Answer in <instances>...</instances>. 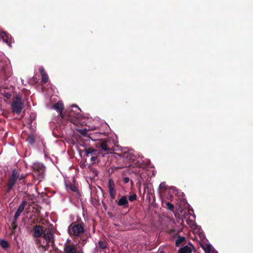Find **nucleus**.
<instances>
[{
  "mask_svg": "<svg viewBox=\"0 0 253 253\" xmlns=\"http://www.w3.org/2000/svg\"><path fill=\"white\" fill-rule=\"evenodd\" d=\"M124 157H126V159H127L129 161H133L134 159H133V155L130 153H125L123 154Z\"/></svg>",
  "mask_w": 253,
  "mask_h": 253,
  "instance_id": "nucleus-26",
  "label": "nucleus"
},
{
  "mask_svg": "<svg viewBox=\"0 0 253 253\" xmlns=\"http://www.w3.org/2000/svg\"><path fill=\"white\" fill-rule=\"evenodd\" d=\"M159 188L161 190H167V186L165 182L161 183L159 186Z\"/></svg>",
  "mask_w": 253,
  "mask_h": 253,
  "instance_id": "nucleus-29",
  "label": "nucleus"
},
{
  "mask_svg": "<svg viewBox=\"0 0 253 253\" xmlns=\"http://www.w3.org/2000/svg\"><path fill=\"white\" fill-rule=\"evenodd\" d=\"M186 241V238L183 236H178L177 239L175 241V246L178 247L180 246L182 243Z\"/></svg>",
  "mask_w": 253,
  "mask_h": 253,
  "instance_id": "nucleus-17",
  "label": "nucleus"
},
{
  "mask_svg": "<svg viewBox=\"0 0 253 253\" xmlns=\"http://www.w3.org/2000/svg\"><path fill=\"white\" fill-rule=\"evenodd\" d=\"M51 231L49 228H45L44 229V227L41 225H36L34 226L32 233V236L35 240L41 239L40 238L42 237L44 239V234L48 231Z\"/></svg>",
  "mask_w": 253,
  "mask_h": 253,
  "instance_id": "nucleus-3",
  "label": "nucleus"
},
{
  "mask_svg": "<svg viewBox=\"0 0 253 253\" xmlns=\"http://www.w3.org/2000/svg\"><path fill=\"white\" fill-rule=\"evenodd\" d=\"M123 181L125 183H127L129 181V178L127 177H125Z\"/></svg>",
  "mask_w": 253,
  "mask_h": 253,
  "instance_id": "nucleus-32",
  "label": "nucleus"
},
{
  "mask_svg": "<svg viewBox=\"0 0 253 253\" xmlns=\"http://www.w3.org/2000/svg\"><path fill=\"white\" fill-rule=\"evenodd\" d=\"M0 246L2 249H7L9 247L10 245L8 241L2 239L0 240Z\"/></svg>",
  "mask_w": 253,
  "mask_h": 253,
  "instance_id": "nucleus-18",
  "label": "nucleus"
},
{
  "mask_svg": "<svg viewBox=\"0 0 253 253\" xmlns=\"http://www.w3.org/2000/svg\"><path fill=\"white\" fill-rule=\"evenodd\" d=\"M94 172H95V175H97V172H96V171H94Z\"/></svg>",
  "mask_w": 253,
  "mask_h": 253,
  "instance_id": "nucleus-37",
  "label": "nucleus"
},
{
  "mask_svg": "<svg viewBox=\"0 0 253 253\" xmlns=\"http://www.w3.org/2000/svg\"><path fill=\"white\" fill-rule=\"evenodd\" d=\"M19 177V172L16 169H14L12 171V174L9 177L7 184V188L6 189V193H8L10 192L11 189L15 185L17 179Z\"/></svg>",
  "mask_w": 253,
  "mask_h": 253,
  "instance_id": "nucleus-4",
  "label": "nucleus"
},
{
  "mask_svg": "<svg viewBox=\"0 0 253 253\" xmlns=\"http://www.w3.org/2000/svg\"><path fill=\"white\" fill-rule=\"evenodd\" d=\"M1 37L3 41L6 42L7 44L11 46V43H12L11 36L7 33L3 32V33L1 34Z\"/></svg>",
  "mask_w": 253,
  "mask_h": 253,
  "instance_id": "nucleus-14",
  "label": "nucleus"
},
{
  "mask_svg": "<svg viewBox=\"0 0 253 253\" xmlns=\"http://www.w3.org/2000/svg\"><path fill=\"white\" fill-rule=\"evenodd\" d=\"M90 160L93 163H96L97 160V157L95 156H92L91 157Z\"/></svg>",
  "mask_w": 253,
  "mask_h": 253,
  "instance_id": "nucleus-31",
  "label": "nucleus"
},
{
  "mask_svg": "<svg viewBox=\"0 0 253 253\" xmlns=\"http://www.w3.org/2000/svg\"><path fill=\"white\" fill-rule=\"evenodd\" d=\"M39 72L42 77V82L45 84L48 82V76L43 67H41Z\"/></svg>",
  "mask_w": 253,
  "mask_h": 253,
  "instance_id": "nucleus-13",
  "label": "nucleus"
},
{
  "mask_svg": "<svg viewBox=\"0 0 253 253\" xmlns=\"http://www.w3.org/2000/svg\"><path fill=\"white\" fill-rule=\"evenodd\" d=\"M77 131L82 135L85 136H89L90 135L88 133V130L87 129H78Z\"/></svg>",
  "mask_w": 253,
  "mask_h": 253,
  "instance_id": "nucleus-22",
  "label": "nucleus"
},
{
  "mask_svg": "<svg viewBox=\"0 0 253 253\" xmlns=\"http://www.w3.org/2000/svg\"><path fill=\"white\" fill-rule=\"evenodd\" d=\"M21 213V212H20L17 210V211H16V212L15 213V215L19 216Z\"/></svg>",
  "mask_w": 253,
  "mask_h": 253,
  "instance_id": "nucleus-34",
  "label": "nucleus"
},
{
  "mask_svg": "<svg viewBox=\"0 0 253 253\" xmlns=\"http://www.w3.org/2000/svg\"><path fill=\"white\" fill-rule=\"evenodd\" d=\"M28 142L31 145H33L35 142V139L33 135H30L27 139Z\"/></svg>",
  "mask_w": 253,
  "mask_h": 253,
  "instance_id": "nucleus-23",
  "label": "nucleus"
},
{
  "mask_svg": "<svg viewBox=\"0 0 253 253\" xmlns=\"http://www.w3.org/2000/svg\"><path fill=\"white\" fill-rule=\"evenodd\" d=\"M1 71L3 73H5V69L4 67H2L1 69Z\"/></svg>",
  "mask_w": 253,
  "mask_h": 253,
  "instance_id": "nucleus-36",
  "label": "nucleus"
},
{
  "mask_svg": "<svg viewBox=\"0 0 253 253\" xmlns=\"http://www.w3.org/2000/svg\"><path fill=\"white\" fill-rule=\"evenodd\" d=\"M203 249L205 252V253H210L211 251V246L210 245H202Z\"/></svg>",
  "mask_w": 253,
  "mask_h": 253,
  "instance_id": "nucleus-24",
  "label": "nucleus"
},
{
  "mask_svg": "<svg viewBox=\"0 0 253 253\" xmlns=\"http://www.w3.org/2000/svg\"><path fill=\"white\" fill-rule=\"evenodd\" d=\"M66 186L73 192H78V188L75 184L69 183L68 184H67Z\"/></svg>",
  "mask_w": 253,
  "mask_h": 253,
  "instance_id": "nucleus-20",
  "label": "nucleus"
},
{
  "mask_svg": "<svg viewBox=\"0 0 253 253\" xmlns=\"http://www.w3.org/2000/svg\"><path fill=\"white\" fill-rule=\"evenodd\" d=\"M33 170L35 172H37L40 178L43 177V174L44 171V166L40 163L34 164L33 166Z\"/></svg>",
  "mask_w": 253,
  "mask_h": 253,
  "instance_id": "nucleus-11",
  "label": "nucleus"
},
{
  "mask_svg": "<svg viewBox=\"0 0 253 253\" xmlns=\"http://www.w3.org/2000/svg\"><path fill=\"white\" fill-rule=\"evenodd\" d=\"M108 191L111 199H114L116 198V190L115 189V184L113 180L109 179L108 183Z\"/></svg>",
  "mask_w": 253,
  "mask_h": 253,
  "instance_id": "nucleus-8",
  "label": "nucleus"
},
{
  "mask_svg": "<svg viewBox=\"0 0 253 253\" xmlns=\"http://www.w3.org/2000/svg\"><path fill=\"white\" fill-rule=\"evenodd\" d=\"M110 143L109 141L100 140L98 142L97 146L101 148L104 151L111 152L112 150L109 145Z\"/></svg>",
  "mask_w": 253,
  "mask_h": 253,
  "instance_id": "nucleus-10",
  "label": "nucleus"
},
{
  "mask_svg": "<svg viewBox=\"0 0 253 253\" xmlns=\"http://www.w3.org/2000/svg\"><path fill=\"white\" fill-rule=\"evenodd\" d=\"M86 156H89V155H95L97 153V151L92 147L86 148L84 150Z\"/></svg>",
  "mask_w": 253,
  "mask_h": 253,
  "instance_id": "nucleus-15",
  "label": "nucleus"
},
{
  "mask_svg": "<svg viewBox=\"0 0 253 253\" xmlns=\"http://www.w3.org/2000/svg\"><path fill=\"white\" fill-rule=\"evenodd\" d=\"M166 208L171 211H174V206L173 204L170 203L169 202H166Z\"/></svg>",
  "mask_w": 253,
  "mask_h": 253,
  "instance_id": "nucleus-27",
  "label": "nucleus"
},
{
  "mask_svg": "<svg viewBox=\"0 0 253 253\" xmlns=\"http://www.w3.org/2000/svg\"><path fill=\"white\" fill-rule=\"evenodd\" d=\"M18 217H19V216H16V215H14L13 221L17 222V220Z\"/></svg>",
  "mask_w": 253,
  "mask_h": 253,
  "instance_id": "nucleus-35",
  "label": "nucleus"
},
{
  "mask_svg": "<svg viewBox=\"0 0 253 253\" xmlns=\"http://www.w3.org/2000/svg\"><path fill=\"white\" fill-rule=\"evenodd\" d=\"M64 253H83L82 250L78 251L73 244H65L64 247Z\"/></svg>",
  "mask_w": 253,
  "mask_h": 253,
  "instance_id": "nucleus-9",
  "label": "nucleus"
},
{
  "mask_svg": "<svg viewBox=\"0 0 253 253\" xmlns=\"http://www.w3.org/2000/svg\"><path fill=\"white\" fill-rule=\"evenodd\" d=\"M107 242L106 241H100L98 242V246L100 249H105L107 247Z\"/></svg>",
  "mask_w": 253,
  "mask_h": 253,
  "instance_id": "nucleus-21",
  "label": "nucleus"
},
{
  "mask_svg": "<svg viewBox=\"0 0 253 253\" xmlns=\"http://www.w3.org/2000/svg\"><path fill=\"white\" fill-rule=\"evenodd\" d=\"M53 108L59 111L60 116L62 119L69 120L70 119V116L67 115V114L69 112L70 110H66L64 112H63L64 110V105L61 101H58L57 103H55L53 105Z\"/></svg>",
  "mask_w": 253,
  "mask_h": 253,
  "instance_id": "nucleus-6",
  "label": "nucleus"
},
{
  "mask_svg": "<svg viewBox=\"0 0 253 253\" xmlns=\"http://www.w3.org/2000/svg\"><path fill=\"white\" fill-rule=\"evenodd\" d=\"M72 107L75 108L76 109L75 110H73L72 109H70V111L67 114V115H69L70 116V119L69 120L68 119H63L64 121H70L72 123H73L74 125H77L78 124V120L75 118H73V116L74 115L78 116L80 114L81 112V109L80 108L75 105H73L72 106Z\"/></svg>",
  "mask_w": 253,
  "mask_h": 253,
  "instance_id": "nucleus-7",
  "label": "nucleus"
},
{
  "mask_svg": "<svg viewBox=\"0 0 253 253\" xmlns=\"http://www.w3.org/2000/svg\"><path fill=\"white\" fill-rule=\"evenodd\" d=\"M68 233L70 236H74L76 238L82 237L84 234V223L72 222L68 227Z\"/></svg>",
  "mask_w": 253,
  "mask_h": 253,
  "instance_id": "nucleus-2",
  "label": "nucleus"
},
{
  "mask_svg": "<svg viewBox=\"0 0 253 253\" xmlns=\"http://www.w3.org/2000/svg\"><path fill=\"white\" fill-rule=\"evenodd\" d=\"M78 238H80V240H79V243L84 245L86 244L87 242V237H84V235H83L82 237H78Z\"/></svg>",
  "mask_w": 253,
  "mask_h": 253,
  "instance_id": "nucleus-25",
  "label": "nucleus"
},
{
  "mask_svg": "<svg viewBox=\"0 0 253 253\" xmlns=\"http://www.w3.org/2000/svg\"><path fill=\"white\" fill-rule=\"evenodd\" d=\"M11 226L12 228V232H14V231L17 227V222L12 221V222L11 223Z\"/></svg>",
  "mask_w": 253,
  "mask_h": 253,
  "instance_id": "nucleus-30",
  "label": "nucleus"
},
{
  "mask_svg": "<svg viewBox=\"0 0 253 253\" xmlns=\"http://www.w3.org/2000/svg\"><path fill=\"white\" fill-rule=\"evenodd\" d=\"M191 248L188 246H185L182 248H181L178 250V253H191Z\"/></svg>",
  "mask_w": 253,
  "mask_h": 253,
  "instance_id": "nucleus-16",
  "label": "nucleus"
},
{
  "mask_svg": "<svg viewBox=\"0 0 253 253\" xmlns=\"http://www.w3.org/2000/svg\"><path fill=\"white\" fill-rule=\"evenodd\" d=\"M90 138H91V140H93L92 138H91L89 136H88Z\"/></svg>",
  "mask_w": 253,
  "mask_h": 253,
  "instance_id": "nucleus-38",
  "label": "nucleus"
},
{
  "mask_svg": "<svg viewBox=\"0 0 253 253\" xmlns=\"http://www.w3.org/2000/svg\"><path fill=\"white\" fill-rule=\"evenodd\" d=\"M90 138H91V140H93L92 138H91L89 136H88Z\"/></svg>",
  "mask_w": 253,
  "mask_h": 253,
  "instance_id": "nucleus-39",
  "label": "nucleus"
},
{
  "mask_svg": "<svg viewBox=\"0 0 253 253\" xmlns=\"http://www.w3.org/2000/svg\"><path fill=\"white\" fill-rule=\"evenodd\" d=\"M27 204V202L25 200L23 201L20 205L19 206L17 211L22 212L24 210V208L26 205Z\"/></svg>",
  "mask_w": 253,
  "mask_h": 253,
  "instance_id": "nucleus-19",
  "label": "nucleus"
},
{
  "mask_svg": "<svg viewBox=\"0 0 253 253\" xmlns=\"http://www.w3.org/2000/svg\"><path fill=\"white\" fill-rule=\"evenodd\" d=\"M136 198H137L136 194L134 193L132 195H131L128 197V200L131 202H133L136 200Z\"/></svg>",
  "mask_w": 253,
  "mask_h": 253,
  "instance_id": "nucleus-28",
  "label": "nucleus"
},
{
  "mask_svg": "<svg viewBox=\"0 0 253 253\" xmlns=\"http://www.w3.org/2000/svg\"><path fill=\"white\" fill-rule=\"evenodd\" d=\"M54 234L51 231L48 230L44 234V241L46 242V244L43 245L42 244L41 239L35 240L34 242L39 247L42 248L44 251L48 250L50 246H53L54 245Z\"/></svg>",
  "mask_w": 253,
  "mask_h": 253,
  "instance_id": "nucleus-1",
  "label": "nucleus"
},
{
  "mask_svg": "<svg viewBox=\"0 0 253 253\" xmlns=\"http://www.w3.org/2000/svg\"><path fill=\"white\" fill-rule=\"evenodd\" d=\"M24 108V103L20 97H16V100L13 101L11 104L12 112L16 114H20Z\"/></svg>",
  "mask_w": 253,
  "mask_h": 253,
  "instance_id": "nucleus-5",
  "label": "nucleus"
},
{
  "mask_svg": "<svg viewBox=\"0 0 253 253\" xmlns=\"http://www.w3.org/2000/svg\"><path fill=\"white\" fill-rule=\"evenodd\" d=\"M25 178V175L23 174H21V175H19V179L20 180H22L24 179Z\"/></svg>",
  "mask_w": 253,
  "mask_h": 253,
  "instance_id": "nucleus-33",
  "label": "nucleus"
},
{
  "mask_svg": "<svg viewBox=\"0 0 253 253\" xmlns=\"http://www.w3.org/2000/svg\"><path fill=\"white\" fill-rule=\"evenodd\" d=\"M118 206L122 207L123 209L127 208L128 207V202L126 196H123L117 202Z\"/></svg>",
  "mask_w": 253,
  "mask_h": 253,
  "instance_id": "nucleus-12",
  "label": "nucleus"
}]
</instances>
